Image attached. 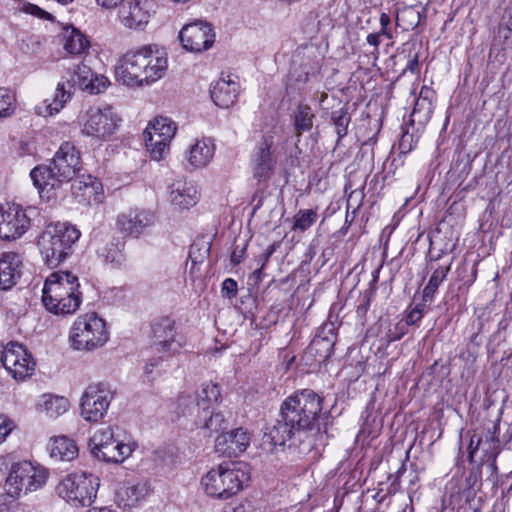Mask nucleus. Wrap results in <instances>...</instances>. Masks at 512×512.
Returning <instances> with one entry per match:
<instances>
[{"mask_svg": "<svg viewBox=\"0 0 512 512\" xmlns=\"http://www.w3.org/2000/svg\"><path fill=\"white\" fill-rule=\"evenodd\" d=\"M22 260L15 252L0 254V289L8 290L16 285L21 276Z\"/></svg>", "mask_w": 512, "mask_h": 512, "instance_id": "393cba45", "label": "nucleus"}, {"mask_svg": "<svg viewBox=\"0 0 512 512\" xmlns=\"http://www.w3.org/2000/svg\"><path fill=\"white\" fill-rule=\"evenodd\" d=\"M123 2L124 0H96L97 5L108 10L116 8L119 4H122Z\"/></svg>", "mask_w": 512, "mask_h": 512, "instance_id": "13d9d810", "label": "nucleus"}, {"mask_svg": "<svg viewBox=\"0 0 512 512\" xmlns=\"http://www.w3.org/2000/svg\"><path fill=\"white\" fill-rule=\"evenodd\" d=\"M104 298L112 303L121 301L124 298V291L119 287H112L104 292Z\"/></svg>", "mask_w": 512, "mask_h": 512, "instance_id": "de8ad7c7", "label": "nucleus"}, {"mask_svg": "<svg viewBox=\"0 0 512 512\" xmlns=\"http://www.w3.org/2000/svg\"><path fill=\"white\" fill-rule=\"evenodd\" d=\"M199 201V193L192 182L175 181L170 186L169 202L177 210L190 209Z\"/></svg>", "mask_w": 512, "mask_h": 512, "instance_id": "b1692460", "label": "nucleus"}, {"mask_svg": "<svg viewBox=\"0 0 512 512\" xmlns=\"http://www.w3.org/2000/svg\"><path fill=\"white\" fill-rule=\"evenodd\" d=\"M156 221L155 214L148 210L133 209L117 217L118 229L129 236L139 237L143 231Z\"/></svg>", "mask_w": 512, "mask_h": 512, "instance_id": "412c9836", "label": "nucleus"}, {"mask_svg": "<svg viewBox=\"0 0 512 512\" xmlns=\"http://www.w3.org/2000/svg\"><path fill=\"white\" fill-rule=\"evenodd\" d=\"M250 444V435L242 428L219 435L215 440L216 452L232 457L244 452Z\"/></svg>", "mask_w": 512, "mask_h": 512, "instance_id": "4be33fe9", "label": "nucleus"}, {"mask_svg": "<svg viewBox=\"0 0 512 512\" xmlns=\"http://www.w3.org/2000/svg\"><path fill=\"white\" fill-rule=\"evenodd\" d=\"M318 219L317 208L315 209H300L293 217L292 229L294 231H306Z\"/></svg>", "mask_w": 512, "mask_h": 512, "instance_id": "4c0bfd02", "label": "nucleus"}, {"mask_svg": "<svg viewBox=\"0 0 512 512\" xmlns=\"http://www.w3.org/2000/svg\"><path fill=\"white\" fill-rule=\"evenodd\" d=\"M154 13L153 4L149 0H127L120 5L117 17L124 28L142 32Z\"/></svg>", "mask_w": 512, "mask_h": 512, "instance_id": "f3484780", "label": "nucleus"}, {"mask_svg": "<svg viewBox=\"0 0 512 512\" xmlns=\"http://www.w3.org/2000/svg\"><path fill=\"white\" fill-rule=\"evenodd\" d=\"M225 512H246V507L244 504L239 503V504H236L235 506L228 507L225 510Z\"/></svg>", "mask_w": 512, "mask_h": 512, "instance_id": "338daca9", "label": "nucleus"}, {"mask_svg": "<svg viewBox=\"0 0 512 512\" xmlns=\"http://www.w3.org/2000/svg\"><path fill=\"white\" fill-rule=\"evenodd\" d=\"M383 35L382 33H380V31L378 33H371L367 36L366 40H367V43L370 44L371 46H374L375 48H378L379 44H380V36Z\"/></svg>", "mask_w": 512, "mask_h": 512, "instance_id": "e2e57ef3", "label": "nucleus"}, {"mask_svg": "<svg viewBox=\"0 0 512 512\" xmlns=\"http://www.w3.org/2000/svg\"><path fill=\"white\" fill-rule=\"evenodd\" d=\"M299 434L287 421L277 420L265 427L260 448L266 453L283 449L286 442Z\"/></svg>", "mask_w": 512, "mask_h": 512, "instance_id": "aec40b11", "label": "nucleus"}, {"mask_svg": "<svg viewBox=\"0 0 512 512\" xmlns=\"http://www.w3.org/2000/svg\"><path fill=\"white\" fill-rule=\"evenodd\" d=\"M167 68V53L157 45H145L124 54L115 67V77L127 86L149 85L164 77Z\"/></svg>", "mask_w": 512, "mask_h": 512, "instance_id": "f257e3e1", "label": "nucleus"}, {"mask_svg": "<svg viewBox=\"0 0 512 512\" xmlns=\"http://www.w3.org/2000/svg\"><path fill=\"white\" fill-rule=\"evenodd\" d=\"M273 144V136L266 135L258 143L255 149L253 158V171L254 176L259 181L268 179L274 168L275 161L271 152Z\"/></svg>", "mask_w": 512, "mask_h": 512, "instance_id": "5701e85b", "label": "nucleus"}, {"mask_svg": "<svg viewBox=\"0 0 512 512\" xmlns=\"http://www.w3.org/2000/svg\"><path fill=\"white\" fill-rule=\"evenodd\" d=\"M264 267H259L254 270V272L251 274L250 279H253L255 283H258L261 280L262 277V270Z\"/></svg>", "mask_w": 512, "mask_h": 512, "instance_id": "69168bd1", "label": "nucleus"}, {"mask_svg": "<svg viewBox=\"0 0 512 512\" xmlns=\"http://www.w3.org/2000/svg\"><path fill=\"white\" fill-rule=\"evenodd\" d=\"M419 65V58L418 55H414L412 59L409 60L406 69L411 71L412 73L416 72Z\"/></svg>", "mask_w": 512, "mask_h": 512, "instance_id": "0e129e2a", "label": "nucleus"}, {"mask_svg": "<svg viewBox=\"0 0 512 512\" xmlns=\"http://www.w3.org/2000/svg\"><path fill=\"white\" fill-rule=\"evenodd\" d=\"M14 427L15 425L12 420H10L5 415H0V443L6 439Z\"/></svg>", "mask_w": 512, "mask_h": 512, "instance_id": "49530a36", "label": "nucleus"}, {"mask_svg": "<svg viewBox=\"0 0 512 512\" xmlns=\"http://www.w3.org/2000/svg\"><path fill=\"white\" fill-rule=\"evenodd\" d=\"M121 118L111 106L93 107L87 111L83 133L98 139H106L118 129Z\"/></svg>", "mask_w": 512, "mask_h": 512, "instance_id": "2eb2a0df", "label": "nucleus"}, {"mask_svg": "<svg viewBox=\"0 0 512 512\" xmlns=\"http://www.w3.org/2000/svg\"><path fill=\"white\" fill-rule=\"evenodd\" d=\"M70 402L66 397L44 394L37 403V409L49 418H57L68 411Z\"/></svg>", "mask_w": 512, "mask_h": 512, "instance_id": "2f4dec72", "label": "nucleus"}, {"mask_svg": "<svg viewBox=\"0 0 512 512\" xmlns=\"http://www.w3.org/2000/svg\"><path fill=\"white\" fill-rule=\"evenodd\" d=\"M35 363L26 348L16 342L0 346V367L3 366L15 379L29 376Z\"/></svg>", "mask_w": 512, "mask_h": 512, "instance_id": "dca6fc26", "label": "nucleus"}, {"mask_svg": "<svg viewBox=\"0 0 512 512\" xmlns=\"http://www.w3.org/2000/svg\"><path fill=\"white\" fill-rule=\"evenodd\" d=\"M221 294L223 297L232 299L237 295V282L232 278H227L223 281L221 287Z\"/></svg>", "mask_w": 512, "mask_h": 512, "instance_id": "a18cd8bd", "label": "nucleus"}, {"mask_svg": "<svg viewBox=\"0 0 512 512\" xmlns=\"http://www.w3.org/2000/svg\"><path fill=\"white\" fill-rule=\"evenodd\" d=\"M412 139H413L412 135L408 134L407 132L403 133V135L401 137V140H400V143H399V148H400L401 152L407 153V152L411 151V149H412V145H411Z\"/></svg>", "mask_w": 512, "mask_h": 512, "instance_id": "3c124183", "label": "nucleus"}, {"mask_svg": "<svg viewBox=\"0 0 512 512\" xmlns=\"http://www.w3.org/2000/svg\"><path fill=\"white\" fill-rule=\"evenodd\" d=\"M87 512H115L107 507L104 508H91Z\"/></svg>", "mask_w": 512, "mask_h": 512, "instance_id": "774afa93", "label": "nucleus"}, {"mask_svg": "<svg viewBox=\"0 0 512 512\" xmlns=\"http://www.w3.org/2000/svg\"><path fill=\"white\" fill-rule=\"evenodd\" d=\"M177 126L167 117H156L144 130V141L152 159L159 161L169 151Z\"/></svg>", "mask_w": 512, "mask_h": 512, "instance_id": "ddd939ff", "label": "nucleus"}, {"mask_svg": "<svg viewBox=\"0 0 512 512\" xmlns=\"http://www.w3.org/2000/svg\"><path fill=\"white\" fill-rule=\"evenodd\" d=\"M179 39L185 50L199 53L213 45L215 33L209 23L195 21L180 30Z\"/></svg>", "mask_w": 512, "mask_h": 512, "instance_id": "6ab92c4d", "label": "nucleus"}, {"mask_svg": "<svg viewBox=\"0 0 512 512\" xmlns=\"http://www.w3.org/2000/svg\"><path fill=\"white\" fill-rule=\"evenodd\" d=\"M92 84L93 87L99 88V93H101L106 88L107 79L103 76L98 77L97 75H95Z\"/></svg>", "mask_w": 512, "mask_h": 512, "instance_id": "680f3d73", "label": "nucleus"}, {"mask_svg": "<svg viewBox=\"0 0 512 512\" xmlns=\"http://www.w3.org/2000/svg\"><path fill=\"white\" fill-rule=\"evenodd\" d=\"M250 479L244 462L225 461L212 467L201 478L205 494L213 499L226 500L239 493Z\"/></svg>", "mask_w": 512, "mask_h": 512, "instance_id": "423d86ee", "label": "nucleus"}, {"mask_svg": "<svg viewBox=\"0 0 512 512\" xmlns=\"http://www.w3.org/2000/svg\"><path fill=\"white\" fill-rule=\"evenodd\" d=\"M42 302L55 315L75 313L82 303L78 278L68 271L51 273L42 290Z\"/></svg>", "mask_w": 512, "mask_h": 512, "instance_id": "39448f33", "label": "nucleus"}, {"mask_svg": "<svg viewBox=\"0 0 512 512\" xmlns=\"http://www.w3.org/2000/svg\"><path fill=\"white\" fill-rule=\"evenodd\" d=\"M82 170L80 151L71 142H64L56 151L50 165L37 166L30 176L42 199L55 197V190L63 182L73 180Z\"/></svg>", "mask_w": 512, "mask_h": 512, "instance_id": "f03ea898", "label": "nucleus"}, {"mask_svg": "<svg viewBox=\"0 0 512 512\" xmlns=\"http://www.w3.org/2000/svg\"><path fill=\"white\" fill-rule=\"evenodd\" d=\"M113 398L114 392L107 384H90L80 398V416L87 422H100L106 416Z\"/></svg>", "mask_w": 512, "mask_h": 512, "instance_id": "f8f14e48", "label": "nucleus"}, {"mask_svg": "<svg viewBox=\"0 0 512 512\" xmlns=\"http://www.w3.org/2000/svg\"><path fill=\"white\" fill-rule=\"evenodd\" d=\"M109 332L104 319L96 312L78 316L71 327L69 340L76 350L92 351L105 345Z\"/></svg>", "mask_w": 512, "mask_h": 512, "instance_id": "6e6552de", "label": "nucleus"}, {"mask_svg": "<svg viewBox=\"0 0 512 512\" xmlns=\"http://www.w3.org/2000/svg\"><path fill=\"white\" fill-rule=\"evenodd\" d=\"M337 335L333 323H325L319 330L318 334L313 338L309 345V351L312 354L326 359L333 353Z\"/></svg>", "mask_w": 512, "mask_h": 512, "instance_id": "c85d7f7f", "label": "nucleus"}, {"mask_svg": "<svg viewBox=\"0 0 512 512\" xmlns=\"http://www.w3.org/2000/svg\"><path fill=\"white\" fill-rule=\"evenodd\" d=\"M99 483L92 474H70L57 486L58 495L73 506H90L96 498Z\"/></svg>", "mask_w": 512, "mask_h": 512, "instance_id": "9b49d317", "label": "nucleus"}, {"mask_svg": "<svg viewBox=\"0 0 512 512\" xmlns=\"http://www.w3.org/2000/svg\"><path fill=\"white\" fill-rule=\"evenodd\" d=\"M49 476L48 470L31 461L14 463L5 482V489L12 497H19L42 488Z\"/></svg>", "mask_w": 512, "mask_h": 512, "instance_id": "1a4fd4ad", "label": "nucleus"}, {"mask_svg": "<svg viewBox=\"0 0 512 512\" xmlns=\"http://www.w3.org/2000/svg\"><path fill=\"white\" fill-rule=\"evenodd\" d=\"M481 443V437L477 435H473L470 439V443L468 446L469 460L472 462L475 452L478 450L479 445Z\"/></svg>", "mask_w": 512, "mask_h": 512, "instance_id": "603ef678", "label": "nucleus"}, {"mask_svg": "<svg viewBox=\"0 0 512 512\" xmlns=\"http://www.w3.org/2000/svg\"><path fill=\"white\" fill-rule=\"evenodd\" d=\"M224 422V416L221 413H211L209 418L205 420L203 428L208 429L211 432H218L222 429Z\"/></svg>", "mask_w": 512, "mask_h": 512, "instance_id": "37998d69", "label": "nucleus"}, {"mask_svg": "<svg viewBox=\"0 0 512 512\" xmlns=\"http://www.w3.org/2000/svg\"><path fill=\"white\" fill-rule=\"evenodd\" d=\"M293 62L302 69V74L298 75L297 80L307 81L310 75H314L320 69L321 58L318 48L314 45H303L297 48Z\"/></svg>", "mask_w": 512, "mask_h": 512, "instance_id": "a878e982", "label": "nucleus"}, {"mask_svg": "<svg viewBox=\"0 0 512 512\" xmlns=\"http://www.w3.org/2000/svg\"><path fill=\"white\" fill-rule=\"evenodd\" d=\"M25 12L38 17L40 19H51L52 16L46 12L45 10L41 9L37 5L34 4H28L25 6Z\"/></svg>", "mask_w": 512, "mask_h": 512, "instance_id": "8fccbe9b", "label": "nucleus"}, {"mask_svg": "<svg viewBox=\"0 0 512 512\" xmlns=\"http://www.w3.org/2000/svg\"><path fill=\"white\" fill-rule=\"evenodd\" d=\"M92 455L105 462L121 463L137 448L135 443H124L117 439L114 427H101L89 440Z\"/></svg>", "mask_w": 512, "mask_h": 512, "instance_id": "9d476101", "label": "nucleus"}, {"mask_svg": "<svg viewBox=\"0 0 512 512\" xmlns=\"http://www.w3.org/2000/svg\"><path fill=\"white\" fill-rule=\"evenodd\" d=\"M438 290V287L433 285V284H430L428 282V284L425 286L424 290H423V301L424 302H431L434 298V295L436 293V291Z\"/></svg>", "mask_w": 512, "mask_h": 512, "instance_id": "864d4df0", "label": "nucleus"}, {"mask_svg": "<svg viewBox=\"0 0 512 512\" xmlns=\"http://www.w3.org/2000/svg\"><path fill=\"white\" fill-rule=\"evenodd\" d=\"M335 131L338 138L341 139L347 134V128L351 121V116L346 109H338L332 112L331 115Z\"/></svg>", "mask_w": 512, "mask_h": 512, "instance_id": "ea45409f", "label": "nucleus"}, {"mask_svg": "<svg viewBox=\"0 0 512 512\" xmlns=\"http://www.w3.org/2000/svg\"><path fill=\"white\" fill-rule=\"evenodd\" d=\"M275 251V246L274 245H271L267 248V250L265 252H263L259 258H258V263L260 264L261 267H265L267 262L269 261L271 255L274 253Z\"/></svg>", "mask_w": 512, "mask_h": 512, "instance_id": "4d7b16f0", "label": "nucleus"}, {"mask_svg": "<svg viewBox=\"0 0 512 512\" xmlns=\"http://www.w3.org/2000/svg\"><path fill=\"white\" fill-rule=\"evenodd\" d=\"M44 42H45V38L44 37L32 36L30 38L32 52L33 53H37L40 50V48H41V46L43 45Z\"/></svg>", "mask_w": 512, "mask_h": 512, "instance_id": "052dcab7", "label": "nucleus"}, {"mask_svg": "<svg viewBox=\"0 0 512 512\" xmlns=\"http://www.w3.org/2000/svg\"><path fill=\"white\" fill-rule=\"evenodd\" d=\"M389 24H390V17H389V15L386 14V13H382L381 16H380V25H381L380 33H382L383 35L387 36L388 38H391V34L388 31Z\"/></svg>", "mask_w": 512, "mask_h": 512, "instance_id": "6e6d98bb", "label": "nucleus"}, {"mask_svg": "<svg viewBox=\"0 0 512 512\" xmlns=\"http://www.w3.org/2000/svg\"><path fill=\"white\" fill-rule=\"evenodd\" d=\"M32 211L14 203L0 206V238L15 240L25 234L31 225Z\"/></svg>", "mask_w": 512, "mask_h": 512, "instance_id": "4468645a", "label": "nucleus"}, {"mask_svg": "<svg viewBox=\"0 0 512 512\" xmlns=\"http://www.w3.org/2000/svg\"><path fill=\"white\" fill-rule=\"evenodd\" d=\"M50 457L56 461H72L78 456L76 442L67 436L54 437L49 442Z\"/></svg>", "mask_w": 512, "mask_h": 512, "instance_id": "c756f323", "label": "nucleus"}, {"mask_svg": "<svg viewBox=\"0 0 512 512\" xmlns=\"http://www.w3.org/2000/svg\"><path fill=\"white\" fill-rule=\"evenodd\" d=\"M145 486L144 485H132L123 487L119 490L118 496L124 501V506H134L141 498L145 496Z\"/></svg>", "mask_w": 512, "mask_h": 512, "instance_id": "58836bf2", "label": "nucleus"}, {"mask_svg": "<svg viewBox=\"0 0 512 512\" xmlns=\"http://www.w3.org/2000/svg\"><path fill=\"white\" fill-rule=\"evenodd\" d=\"M424 314V307L423 305H417L414 307L407 315L406 317V323L408 325H414L417 322L421 320Z\"/></svg>", "mask_w": 512, "mask_h": 512, "instance_id": "09e8293b", "label": "nucleus"}, {"mask_svg": "<svg viewBox=\"0 0 512 512\" xmlns=\"http://www.w3.org/2000/svg\"><path fill=\"white\" fill-rule=\"evenodd\" d=\"M15 95L7 88H0V118L11 116L15 111Z\"/></svg>", "mask_w": 512, "mask_h": 512, "instance_id": "a19ab883", "label": "nucleus"}, {"mask_svg": "<svg viewBox=\"0 0 512 512\" xmlns=\"http://www.w3.org/2000/svg\"><path fill=\"white\" fill-rule=\"evenodd\" d=\"M215 145L210 138L197 139L186 152V160L192 169L206 167L213 159Z\"/></svg>", "mask_w": 512, "mask_h": 512, "instance_id": "cd10ccee", "label": "nucleus"}, {"mask_svg": "<svg viewBox=\"0 0 512 512\" xmlns=\"http://www.w3.org/2000/svg\"><path fill=\"white\" fill-rule=\"evenodd\" d=\"M213 102L221 108L232 106L239 94V84L230 76L220 78L214 82L210 89Z\"/></svg>", "mask_w": 512, "mask_h": 512, "instance_id": "bb28decb", "label": "nucleus"}, {"mask_svg": "<svg viewBox=\"0 0 512 512\" xmlns=\"http://www.w3.org/2000/svg\"><path fill=\"white\" fill-rule=\"evenodd\" d=\"M421 21L420 11L413 6L404 7L398 10L396 14V24L402 30L409 31L415 29Z\"/></svg>", "mask_w": 512, "mask_h": 512, "instance_id": "e433bc0d", "label": "nucleus"}, {"mask_svg": "<svg viewBox=\"0 0 512 512\" xmlns=\"http://www.w3.org/2000/svg\"><path fill=\"white\" fill-rule=\"evenodd\" d=\"M314 118L315 115L308 105H298L293 113V126L297 136L312 129Z\"/></svg>", "mask_w": 512, "mask_h": 512, "instance_id": "c9c22d12", "label": "nucleus"}, {"mask_svg": "<svg viewBox=\"0 0 512 512\" xmlns=\"http://www.w3.org/2000/svg\"><path fill=\"white\" fill-rule=\"evenodd\" d=\"M164 357H166L164 354L161 357L152 358L148 361V363L145 365V372L147 374H150L153 372V369L155 367H158L160 363L163 361Z\"/></svg>", "mask_w": 512, "mask_h": 512, "instance_id": "bf43d9fd", "label": "nucleus"}, {"mask_svg": "<svg viewBox=\"0 0 512 512\" xmlns=\"http://www.w3.org/2000/svg\"><path fill=\"white\" fill-rule=\"evenodd\" d=\"M220 398V388L216 383H204L202 384L201 389L197 391V406L203 411H208L210 408H213L214 404L219 403Z\"/></svg>", "mask_w": 512, "mask_h": 512, "instance_id": "f704fd0d", "label": "nucleus"}, {"mask_svg": "<svg viewBox=\"0 0 512 512\" xmlns=\"http://www.w3.org/2000/svg\"><path fill=\"white\" fill-rule=\"evenodd\" d=\"M123 247L124 243L113 239L98 249V255L106 264H110L111 267H120L125 262Z\"/></svg>", "mask_w": 512, "mask_h": 512, "instance_id": "72a5a7b5", "label": "nucleus"}, {"mask_svg": "<svg viewBox=\"0 0 512 512\" xmlns=\"http://www.w3.org/2000/svg\"><path fill=\"white\" fill-rule=\"evenodd\" d=\"M432 93L431 89L424 86L421 89L420 97L417 99L412 116H416L421 108L427 109V116L431 113V101L429 100V95Z\"/></svg>", "mask_w": 512, "mask_h": 512, "instance_id": "79ce46f5", "label": "nucleus"}, {"mask_svg": "<svg viewBox=\"0 0 512 512\" xmlns=\"http://www.w3.org/2000/svg\"><path fill=\"white\" fill-rule=\"evenodd\" d=\"M323 398L311 389H302L288 396L280 407V416L299 434L320 431L326 415Z\"/></svg>", "mask_w": 512, "mask_h": 512, "instance_id": "7ed1b4c3", "label": "nucleus"}, {"mask_svg": "<svg viewBox=\"0 0 512 512\" xmlns=\"http://www.w3.org/2000/svg\"><path fill=\"white\" fill-rule=\"evenodd\" d=\"M80 231L69 223L48 225L38 239V247L44 263L55 268L73 252V245Z\"/></svg>", "mask_w": 512, "mask_h": 512, "instance_id": "0eeeda50", "label": "nucleus"}, {"mask_svg": "<svg viewBox=\"0 0 512 512\" xmlns=\"http://www.w3.org/2000/svg\"><path fill=\"white\" fill-rule=\"evenodd\" d=\"M450 266L451 263H448L445 266L436 268L429 279V283L439 287L440 284L446 279L447 274L450 271Z\"/></svg>", "mask_w": 512, "mask_h": 512, "instance_id": "c03bdc74", "label": "nucleus"}, {"mask_svg": "<svg viewBox=\"0 0 512 512\" xmlns=\"http://www.w3.org/2000/svg\"><path fill=\"white\" fill-rule=\"evenodd\" d=\"M244 253L245 247L235 246L231 253V262L235 265L239 264L244 257Z\"/></svg>", "mask_w": 512, "mask_h": 512, "instance_id": "5fc2aeb1", "label": "nucleus"}, {"mask_svg": "<svg viewBox=\"0 0 512 512\" xmlns=\"http://www.w3.org/2000/svg\"><path fill=\"white\" fill-rule=\"evenodd\" d=\"M66 70L61 80L57 83L52 99H45L42 104L35 107L37 115L42 117L53 116L60 112L71 99L72 88L78 85L80 89L91 94H99V88L93 87L94 73L85 64H70L64 59L59 65Z\"/></svg>", "mask_w": 512, "mask_h": 512, "instance_id": "20e7f679", "label": "nucleus"}, {"mask_svg": "<svg viewBox=\"0 0 512 512\" xmlns=\"http://www.w3.org/2000/svg\"><path fill=\"white\" fill-rule=\"evenodd\" d=\"M71 184L72 194L78 199L79 202H89L91 197L97 193L101 184L91 175L85 176L80 173L73 178Z\"/></svg>", "mask_w": 512, "mask_h": 512, "instance_id": "7c9ffc66", "label": "nucleus"}, {"mask_svg": "<svg viewBox=\"0 0 512 512\" xmlns=\"http://www.w3.org/2000/svg\"><path fill=\"white\" fill-rule=\"evenodd\" d=\"M152 348L155 352L171 357L178 353L183 346V342L177 337L175 321L164 316L157 319L152 324Z\"/></svg>", "mask_w": 512, "mask_h": 512, "instance_id": "a211bd4d", "label": "nucleus"}, {"mask_svg": "<svg viewBox=\"0 0 512 512\" xmlns=\"http://www.w3.org/2000/svg\"><path fill=\"white\" fill-rule=\"evenodd\" d=\"M63 40L65 51L71 55H83L90 48L88 38L75 27H66L64 29Z\"/></svg>", "mask_w": 512, "mask_h": 512, "instance_id": "473e14b6", "label": "nucleus"}]
</instances>
